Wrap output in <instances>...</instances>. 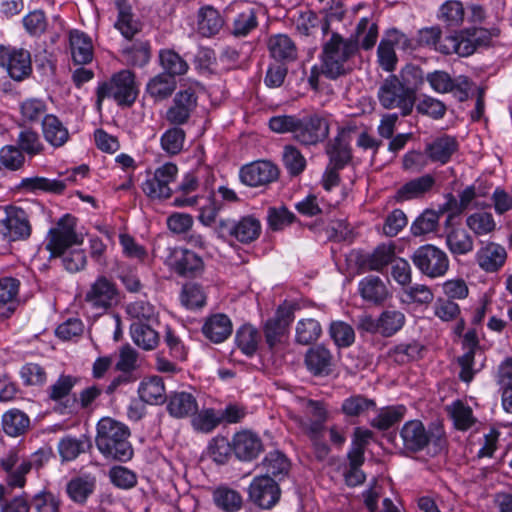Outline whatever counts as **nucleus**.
<instances>
[{"label": "nucleus", "instance_id": "f257e3e1", "mask_svg": "<svg viewBox=\"0 0 512 512\" xmlns=\"http://www.w3.org/2000/svg\"><path fill=\"white\" fill-rule=\"evenodd\" d=\"M269 127L276 133L290 132L293 139L303 146H315L327 139L330 131L326 116L313 113L298 117L295 115L274 116Z\"/></svg>", "mask_w": 512, "mask_h": 512}, {"label": "nucleus", "instance_id": "f03ea898", "mask_svg": "<svg viewBox=\"0 0 512 512\" xmlns=\"http://www.w3.org/2000/svg\"><path fill=\"white\" fill-rule=\"evenodd\" d=\"M357 54L355 39L344 38L339 33L333 32L322 46L321 72L331 80L346 76L353 71Z\"/></svg>", "mask_w": 512, "mask_h": 512}, {"label": "nucleus", "instance_id": "7ed1b4c3", "mask_svg": "<svg viewBox=\"0 0 512 512\" xmlns=\"http://www.w3.org/2000/svg\"><path fill=\"white\" fill-rule=\"evenodd\" d=\"M129 436V428L111 417H103L97 423L96 446L107 459L127 462L133 457Z\"/></svg>", "mask_w": 512, "mask_h": 512}, {"label": "nucleus", "instance_id": "20e7f679", "mask_svg": "<svg viewBox=\"0 0 512 512\" xmlns=\"http://www.w3.org/2000/svg\"><path fill=\"white\" fill-rule=\"evenodd\" d=\"M402 451L410 455L425 450L440 453L445 447V432L439 425L425 427L420 420H409L399 431Z\"/></svg>", "mask_w": 512, "mask_h": 512}, {"label": "nucleus", "instance_id": "39448f33", "mask_svg": "<svg viewBox=\"0 0 512 512\" xmlns=\"http://www.w3.org/2000/svg\"><path fill=\"white\" fill-rule=\"evenodd\" d=\"M408 74L422 79L421 70L412 68L402 72V79L396 75L388 76L378 89L380 104L385 109H399L403 116L412 112L416 99V88L406 84Z\"/></svg>", "mask_w": 512, "mask_h": 512}, {"label": "nucleus", "instance_id": "423d86ee", "mask_svg": "<svg viewBox=\"0 0 512 512\" xmlns=\"http://www.w3.org/2000/svg\"><path fill=\"white\" fill-rule=\"evenodd\" d=\"M498 35L496 30L485 28H467L459 33L451 34L444 40L441 50L446 54H457L460 57L472 55L478 48L490 45L493 37Z\"/></svg>", "mask_w": 512, "mask_h": 512}, {"label": "nucleus", "instance_id": "0eeeda50", "mask_svg": "<svg viewBox=\"0 0 512 512\" xmlns=\"http://www.w3.org/2000/svg\"><path fill=\"white\" fill-rule=\"evenodd\" d=\"M138 95L135 76L129 70H122L111 78L110 82L101 84L97 89V102L104 98H113L118 105H132Z\"/></svg>", "mask_w": 512, "mask_h": 512}, {"label": "nucleus", "instance_id": "6e6552de", "mask_svg": "<svg viewBox=\"0 0 512 512\" xmlns=\"http://www.w3.org/2000/svg\"><path fill=\"white\" fill-rule=\"evenodd\" d=\"M75 228V217L65 214L58 220L56 226L49 230L46 249L51 257H61L67 249L82 243V238L76 233Z\"/></svg>", "mask_w": 512, "mask_h": 512}, {"label": "nucleus", "instance_id": "1a4fd4ad", "mask_svg": "<svg viewBox=\"0 0 512 512\" xmlns=\"http://www.w3.org/2000/svg\"><path fill=\"white\" fill-rule=\"evenodd\" d=\"M411 260L423 275L431 279L444 276L449 269L447 254L431 244L418 247L412 254Z\"/></svg>", "mask_w": 512, "mask_h": 512}, {"label": "nucleus", "instance_id": "9d476101", "mask_svg": "<svg viewBox=\"0 0 512 512\" xmlns=\"http://www.w3.org/2000/svg\"><path fill=\"white\" fill-rule=\"evenodd\" d=\"M216 232L220 238L233 237L243 244H248L259 237L261 223L252 215L243 216L238 220L221 218L218 221Z\"/></svg>", "mask_w": 512, "mask_h": 512}, {"label": "nucleus", "instance_id": "9b49d317", "mask_svg": "<svg viewBox=\"0 0 512 512\" xmlns=\"http://www.w3.org/2000/svg\"><path fill=\"white\" fill-rule=\"evenodd\" d=\"M118 289L114 282L105 276H99L84 296V303L98 313H104L118 303Z\"/></svg>", "mask_w": 512, "mask_h": 512}, {"label": "nucleus", "instance_id": "f8f14e48", "mask_svg": "<svg viewBox=\"0 0 512 512\" xmlns=\"http://www.w3.org/2000/svg\"><path fill=\"white\" fill-rule=\"evenodd\" d=\"M426 81L437 93H452L458 101L463 102L469 98L472 82L467 76L460 75L452 78L443 70H435L426 75Z\"/></svg>", "mask_w": 512, "mask_h": 512}, {"label": "nucleus", "instance_id": "ddd939ff", "mask_svg": "<svg viewBox=\"0 0 512 512\" xmlns=\"http://www.w3.org/2000/svg\"><path fill=\"white\" fill-rule=\"evenodd\" d=\"M178 168L173 163L158 167L142 184L143 192L151 199H166L172 194L170 184L176 179Z\"/></svg>", "mask_w": 512, "mask_h": 512}, {"label": "nucleus", "instance_id": "4468645a", "mask_svg": "<svg viewBox=\"0 0 512 512\" xmlns=\"http://www.w3.org/2000/svg\"><path fill=\"white\" fill-rule=\"evenodd\" d=\"M0 66L7 70L12 79L21 81L32 72L31 55L23 48L16 49L0 45Z\"/></svg>", "mask_w": 512, "mask_h": 512}, {"label": "nucleus", "instance_id": "2eb2a0df", "mask_svg": "<svg viewBox=\"0 0 512 512\" xmlns=\"http://www.w3.org/2000/svg\"><path fill=\"white\" fill-rule=\"evenodd\" d=\"M278 176V167L267 160H258L246 164L239 172L241 182L250 187L268 185L276 181Z\"/></svg>", "mask_w": 512, "mask_h": 512}, {"label": "nucleus", "instance_id": "dca6fc26", "mask_svg": "<svg viewBox=\"0 0 512 512\" xmlns=\"http://www.w3.org/2000/svg\"><path fill=\"white\" fill-rule=\"evenodd\" d=\"M79 378L72 375L61 374L47 389L48 398L59 404L61 413H73L77 410V398H70V393Z\"/></svg>", "mask_w": 512, "mask_h": 512}, {"label": "nucleus", "instance_id": "f3484780", "mask_svg": "<svg viewBox=\"0 0 512 512\" xmlns=\"http://www.w3.org/2000/svg\"><path fill=\"white\" fill-rule=\"evenodd\" d=\"M166 263L180 276L196 277L204 269V262L200 256L184 248L170 249Z\"/></svg>", "mask_w": 512, "mask_h": 512}, {"label": "nucleus", "instance_id": "a211bd4d", "mask_svg": "<svg viewBox=\"0 0 512 512\" xmlns=\"http://www.w3.org/2000/svg\"><path fill=\"white\" fill-rule=\"evenodd\" d=\"M250 500L262 509L272 508L280 498L276 480L268 475L256 477L249 486Z\"/></svg>", "mask_w": 512, "mask_h": 512}, {"label": "nucleus", "instance_id": "6ab92c4d", "mask_svg": "<svg viewBox=\"0 0 512 512\" xmlns=\"http://www.w3.org/2000/svg\"><path fill=\"white\" fill-rule=\"evenodd\" d=\"M2 221V234L10 241L24 240L31 235V224L25 210L9 207Z\"/></svg>", "mask_w": 512, "mask_h": 512}, {"label": "nucleus", "instance_id": "aec40b11", "mask_svg": "<svg viewBox=\"0 0 512 512\" xmlns=\"http://www.w3.org/2000/svg\"><path fill=\"white\" fill-rule=\"evenodd\" d=\"M293 318V306H280L275 316L265 323L264 335L266 343L270 348L281 342Z\"/></svg>", "mask_w": 512, "mask_h": 512}, {"label": "nucleus", "instance_id": "412c9836", "mask_svg": "<svg viewBox=\"0 0 512 512\" xmlns=\"http://www.w3.org/2000/svg\"><path fill=\"white\" fill-rule=\"evenodd\" d=\"M196 106L197 96L193 89L179 91L174 97L173 105L166 112V119L175 125L184 124Z\"/></svg>", "mask_w": 512, "mask_h": 512}, {"label": "nucleus", "instance_id": "4be33fe9", "mask_svg": "<svg viewBox=\"0 0 512 512\" xmlns=\"http://www.w3.org/2000/svg\"><path fill=\"white\" fill-rule=\"evenodd\" d=\"M463 348L466 352L458 357L457 362L461 367L459 377L462 381L469 383L476 372L474 361L477 353H480L479 341L475 330H469L463 337Z\"/></svg>", "mask_w": 512, "mask_h": 512}, {"label": "nucleus", "instance_id": "5701e85b", "mask_svg": "<svg viewBox=\"0 0 512 512\" xmlns=\"http://www.w3.org/2000/svg\"><path fill=\"white\" fill-rule=\"evenodd\" d=\"M232 448L239 460L251 461L263 450V444L257 434L244 430L234 435Z\"/></svg>", "mask_w": 512, "mask_h": 512}, {"label": "nucleus", "instance_id": "b1692460", "mask_svg": "<svg viewBox=\"0 0 512 512\" xmlns=\"http://www.w3.org/2000/svg\"><path fill=\"white\" fill-rule=\"evenodd\" d=\"M507 258L503 246L490 242L481 247L476 253L478 265L486 272H496L505 263Z\"/></svg>", "mask_w": 512, "mask_h": 512}, {"label": "nucleus", "instance_id": "393cba45", "mask_svg": "<svg viewBox=\"0 0 512 512\" xmlns=\"http://www.w3.org/2000/svg\"><path fill=\"white\" fill-rule=\"evenodd\" d=\"M307 369L315 376H327L332 371L333 356L323 345L310 348L305 355Z\"/></svg>", "mask_w": 512, "mask_h": 512}, {"label": "nucleus", "instance_id": "a878e982", "mask_svg": "<svg viewBox=\"0 0 512 512\" xmlns=\"http://www.w3.org/2000/svg\"><path fill=\"white\" fill-rule=\"evenodd\" d=\"M458 150V142L455 137L442 135L435 138L425 147V153L432 162L446 164L452 155Z\"/></svg>", "mask_w": 512, "mask_h": 512}, {"label": "nucleus", "instance_id": "bb28decb", "mask_svg": "<svg viewBox=\"0 0 512 512\" xmlns=\"http://www.w3.org/2000/svg\"><path fill=\"white\" fill-rule=\"evenodd\" d=\"M96 482V477L91 474L74 477L66 485L67 495L74 503L83 505L94 493Z\"/></svg>", "mask_w": 512, "mask_h": 512}, {"label": "nucleus", "instance_id": "cd10ccee", "mask_svg": "<svg viewBox=\"0 0 512 512\" xmlns=\"http://www.w3.org/2000/svg\"><path fill=\"white\" fill-rule=\"evenodd\" d=\"M224 25V19L219 11L207 5L198 10L197 30L204 37H211L219 33Z\"/></svg>", "mask_w": 512, "mask_h": 512}, {"label": "nucleus", "instance_id": "c85d7f7f", "mask_svg": "<svg viewBox=\"0 0 512 512\" xmlns=\"http://www.w3.org/2000/svg\"><path fill=\"white\" fill-rule=\"evenodd\" d=\"M167 410L172 417L184 418L198 410L195 397L188 392H173L168 397Z\"/></svg>", "mask_w": 512, "mask_h": 512}, {"label": "nucleus", "instance_id": "c756f323", "mask_svg": "<svg viewBox=\"0 0 512 512\" xmlns=\"http://www.w3.org/2000/svg\"><path fill=\"white\" fill-rule=\"evenodd\" d=\"M202 332L210 341L221 343L232 333V323L225 314H215L205 321Z\"/></svg>", "mask_w": 512, "mask_h": 512}, {"label": "nucleus", "instance_id": "7c9ffc66", "mask_svg": "<svg viewBox=\"0 0 512 512\" xmlns=\"http://www.w3.org/2000/svg\"><path fill=\"white\" fill-rule=\"evenodd\" d=\"M42 131L45 140L53 147H62L69 140L68 129L52 114H47L42 120Z\"/></svg>", "mask_w": 512, "mask_h": 512}, {"label": "nucleus", "instance_id": "2f4dec72", "mask_svg": "<svg viewBox=\"0 0 512 512\" xmlns=\"http://www.w3.org/2000/svg\"><path fill=\"white\" fill-rule=\"evenodd\" d=\"M445 238L446 246L454 257L467 255L474 249L473 237L464 228H451Z\"/></svg>", "mask_w": 512, "mask_h": 512}, {"label": "nucleus", "instance_id": "473e14b6", "mask_svg": "<svg viewBox=\"0 0 512 512\" xmlns=\"http://www.w3.org/2000/svg\"><path fill=\"white\" fill-rule=\"evenodd\" d=\"M359 292L361 297L373 304L383 303L388 295V289L385 283L378 276H367L359 282Z\"/></svg>", "mask_w": 512, "mask_h": 512}, {"label": "nucleus", "instance_id": "72a5a7b5", "mask_svg": "<svg viewBox=\"0 0 512 512\" xmlns=\"http://www.w3.org/2000/svg\"><path fill=\"white\" fill-rule=\"evenodd\" d=\"M2 429L11 437L24 435L30 428L29 416L19 409H10L2 415Z\"/></svg>", "mask_w": 512, "mask_h": 512}, {"label": "nucleus", "instance_id": "f704fd0d", "mask_svg": "<svg viewBox=\"0 0 512 512\" xmlns=\"http://www.w3.org/2000/svg\"><path fill=\"white\" fill-rule=\"evenodd\" d=\"M138 394L144 403L150 405L163 404L167 399L163 380L157 376L144 379L139 385Z\"/></svg>", "mask_w": 512, "mask_h": 512}, {"label": "nucleus", "instance_id": "c9c22d12", "mask_svg": "<svg viewBox=\"0 0 512 512\" xmlns=\"http://www.w3.org/2000/svg\"><path fill=\"white\" fill-rule=\"evenodd\" d=\"M326 153L329 156L328 165L338 169H343L351 160V151L342 133L328 142Z\"/></svg>", "mask_w": 512, "mask_h": 512}, {"label": "nucleus", "instance_id": "e433bc0d", "mask_svg": "<svg viewBox=\"0 0 512 512\" xmlns=\"http://www.w3.org/2000/svg\"><path fill=\"white\" fill-rule=\"evenodd\" d=\"M70 47L72 59L76 64L85 65L92 61V42L83 32L75 30L70 33Z\"/></svg>", "mask_w": 512, "mask_h": 512}, {"label": "nucleus", "instance_id": "4c0bfd02", "mask_svg": "<svg viewBox=\"0 0 512 512\" xmlns=\"http://www.w3.org/2000/svg\"><path fill=\"white\" fill-rule=\"evenodd\" d=\"M271 56L277 61H293L297 58L294 41L285 34L271 36L268 41Z\"/></svg>", "mask_w": 512, "mask_h": 512}, {"label": "nucleus", "instance_id": "58836bf2", "mask_svg": "<svg viewBox=\"0 0 512 512\" xmlns=\"http://www.w3.org/2000/svg\"><path fill=\"white\" fill-rule=\"evenodd\" d=\"M349 38L357 41V52L359 48L370 50L376 44L378 38V26L372 22L368 17H363L359 20L354 34Z\"/></svg>", "mask_w": 512, "mask_h": 512}, {"label": "nucleus", "instance_id": "ea45409f", "mask_svg": "<svg viewBox=\"0 0 512 512\" xmlns=\"http://www.w3.org/2000/svg\"><path fill=\"white\" fill-rule=\"evenodd\" d=\"M435 184V179L432 175L426 174L421 177L415 178L404 184L397 192L398 200H410L418 198L430 191Z\"/></svg>", "mask_w": 512, "mask_h": 512}, {"label": "nucleus", "instance_id": "a19ab883", "mask_svg": "<svg viewBox=\"0 0 512 512\" xmlns=\"http://www.w3.org/2000/svg\"><path fill=\"white\" fill-rule=\"evenodd\" d=\"M322 23V30L327 32L329 24L326 20L321 19L315 12L311 10L300 11L294 18V26L298 34L302 36L313 35L319 25Z\"/></svg>", "mask_w": 512, "mask_h": 512}, {"label": "nucleus", "instance_id": "79ce46f5", "mask_svg": "<svg viewBox=\"0 0 512 512\" xmlns=\"http://www.w3.org/2000/svg\"><path fill=\"white\" fill-rule=\"evenodd\" d=\"M376 408V402L361 394H354L345 398L341 405L342 413L348 418L364 416Z\"/></svg>", "mask_w": 512, "mask_h": 512}, {"label": "nucleus", "instance_id": "37998d69", "mask_svg": "<svg viewBox=\"0 0 512 512\" xmlns=\"http://www.w3.org/2000/svg\"><path fill=\"white\" fill-rule=\"evenodd\" d=\"M130 334L133 342L146 351L153 350L159 343L158 333L149 325L142 322H134L130 326Z\"/></svg>", "mask_w": 512, "mask_h": 512}, {"label": "nucleus", "instance_id": "c03bdc74", "mask_svg": "<svg viewBox=\"0 0 512 512\" xmlns=\"http://www.w3.org/2000/svg\"><path fill=\"white\" fill-rule=\"evenodd\" d=\"M176 85L175 78L160 73L149 80L146 91L153 99L161 101L173 94Z\"/></svg>", "mask_w": 512, "mask_h": 512}, {"label": "nucleus", "instance_id": "a18cd8bd", "mask_svg": "<svg viewBox=\"0 0 512 512\" xmlns=\"http://www.w3.org/2000/svg\"><path fill=\"white\" fill-rule=\"evenodd\" d=\"M160 65L166 74L175 78L186 74L189 65L178 53L171 49L161 50L159 53Z\"/></svg>", "mask_w": 512, "mask_h": 512}, {"label": "nucleus", "instance_id": "49530a36", "mask_svg": "<svg viewBox=\"0 0 512 512\" xmlns=\"http://www.w3.org/2000/svg\"><path fill=\"white\" fill-rule=\"evenodd\" d=\"M20 284V280L15 277L0 278V307L7 306L9 313L15 310L18 303Z\"/></svg>", "mask_w": 512, "mask_h": 512}, {"label": "nucleus", "instance_id": "de8ad7c7", "mask_svg": "<svg viewBox=\"0 0 512 512\" xmlns=\"http://www.w3.org/2000/svg\"><path fill=\"white\" fill-rule=\"evenodd\" d=\"M295 331L296 342L301 345H309L319 339L322 327L316 319L305 318L297 322Z\"/></svg>", "mask_w": 512, "mask_h": 512}, {"label": "nucleus", "instance_id": "09e8293b", "mask_svg": "<svg viewBox=\"0 0 512 512\" xmlns=\"http://www.w3.org/2000/svg\"><path fill=\"white\" fill-rule=\"evenodd\" d=\"M235 340L244 354L252 356L257 351L260 335L255 327L245 324L237 330Z\"/></svg>", "mask_w": 512, "mask_h": 512}, {"label": "nucleus", "instance_id": "8fccbe9b", "mask_svg": "<svg viewBox=\"0 0 512 512\" xmlns=\"http://www.w3.org/2000/svg\"><path fill=\"white\" fill-rule=\"evenodd\" d=\"M406 321L403 312L395 309L384 310L379 315L380 335L391 337L402 329Z\"/></svg>", "mask_w": 512, "mask_h": 512}, {"label": "nucleus", "instance_id": "3c124183", "mask_svg": "<svg viewBox=\"0 0 512 512\" xmlns=\"http://www.w3.org/2000/svg\"><path fill=\"white\" fill-rule=\"evenodd\" d=\"M116 6L118 8V20L115 27L125 38L131 39L139 31L138 24L133 20L131 9L125 0H116Z\"/></svg>", "mask_w": 512, "mask_h": 512}, {"label": "nucleus", "instance_id": "603ef678", "mask_svg": "<svg viewBox=\"0 0 512 512\" xmlns=\"http://www.w3.org/2000/svg\"><path fill=\"white\" fill-rule=\"evenodd\" d=\"M395 257V247L392 244L379 245L373 253L368 255L364 264L369 270L381 271L388 264L392 263Z\"/></svg>", "mask_w": 512, "mask_h": 512}, {"label": "nucleus", "instance_id": "864d4df0", "mask_svg": "<svg viewBox=\"0 0 512 512\" xmlns=\"http://www.w3.org/2000/svg\"><path fill=\"white\" fill-rule=\"evenodd\" d=\"M122 56L127 64L142 67L150 60V45L146 41L135 42L123 48Z\"/></svg>", "mask_w": 512, "mask_h": 512}, {"label": "nucleus", "instance_id": "5fc2aeb1", "mask_svg": "<svg viewBox=\"0 0 512 512\" xmlns=\"http://www.w3.org/2000/svg\"><path fill=\"white\" fill-rule=\"evenodd\" d=\"M262 466L266 471V475L271 478L279 477V479H281L287 475L290 463L283 453L279 451H273L266 455L262 461Z\"/></svg>", "mask_w": 512, "mask_h": 512}, {"label": "nucleus", "instance_id": "6e6d98bb", "mask_svg": "<svg viewBox=\"0 0 512 512\" xmlns=\"http://www.w3.org/2000/svg\"><path fill=\"white\" fill-rule=\"evenodd\" d=\"M213 499L217 507L225 512H236L242 507L241 495L230 488L219 487L213 493Z\"/></svg>", "mask_w": 512, "mask_h": 512}, {"label": "nucleus", "instance_id": "4d7b16f0", "mask_svg": "<svg viewBox=\"0 0 512 512\" xmlns=\"http://www.w3.org/2000/svg\"><path fill=\"white\" fill-rule=\"evenodd\" d=\"M405 413L406 408L403 405L383 408L371 421V425L379 430H387L397 422L401 421Z\"/></svg>", "mask_w": 512, "mask_h": 512}, {"label": "nucleus", "instance_id": "13d9d810", "mask_svg": "<svg viewBox=\"0 0 512 512\" xmlns=\"http://www.w3.org/2000/svg\"><path fill=\"white\" fill-rule=\"evenodd\" d=\"M464 14V7L461 2L449 0L440 6L438 18L449 27H457L462 24Z\"/></svg>", "mask_w": 512, "mask_h": 512}, {"label": "nucleus", "instance_id": "bf43d9fd", "mask_svg": "<svg viewBox=\"0 0 512 512\" xmlns=\"http://www.w3.org/2000/svg\"><path fill=\"white\" fill-rule=\"evenodd\" d=\"M329 335L339 348L350 347L355 341V332L351 325L344 321H333L329 327Z\"/></svg>", "mask_w": 512, "mask_h": 512}, {"label": "nucleus", "instance_id": "052dcab7", "mask_svg": "<svg viewBox=\"0 0 512 512\" xmlns=\"http://www.w3.org/2000/svg\"><path fill=\"white\" fill-rule=\"evenodd\" d=\"M466 225L477 236L487 235L496 229V223L491 213L477 212L469 215Z\"/></svg>", "mask_w": 512, "mask_h": 512}, {"label": "nucleus", "instance_id": "680f3d73", "mask_svg": "<svg viewBox=\"0 0 512 512\" xmlns=\"http://www.w3.org/2000/svg\"><path fill=\"white\" fill-rule=\"evenodd\" d=\"M258 25L256 12L248 8L239 13L233 21L232 34L236 37H245Z\"/></svg>", "mask_w": 512, "mask_h": 512}, {"label": "nucleus", "instance_id": "e2e57ef3", "mask_svg": "<svg viewBox=\"0 0 512 512\" xmlns=\"http://www.w3.org/2000/svg\"><path fill=\"white\" fill-rule=\"evenodd\" d=\"M296 220L294 213L285 206L269 207L267 211V221L273 231H279L292 224Z\"/></svg>", "mask_w": 512, "mask_h": 512}, {"label": "nucleus", "instance_id": "0e129e2a", "mask_svg": "<svg viewBox=\"0 0 512 512\" xmlns=\"http://www.w3.org/2000/svg\"><path fill=\"white\" fill-rule=\"evenodd\" d=\"M416 110L422 115L438 120L444 117L447 107L441 100L423 95L416 104Z\"/></svg>", "mask_w": 512, "mask_h": 512}, {"label": "nucleus", "instance_id": "69168bd1", "mask_svg": "<svg viewBox=\"0 0 512 512\" xmlns=\"http://www.w3.org/2000/svg\"><path fill=\"white\" fill-rule=\"evenodd\" d=\"M25 163V156L23 152L14 145H5L0 149V166L10 170L16 171L23 167Z\"/></svg>", "mask_w": 512, "mask_h": 512}, {"label": "nucleus", "instance_id": "338daca9", "mask_svg": "<svg viewBox=\"0 0 512 512\" xmlns=\"http://www.w3.org/2000/svg\"><path fill=\"white\" fill-rule=\"evenodd\" d=\"M185 141L183 129L173 127L168 129L161 137V146L169 155H176L182 151Z\"/></svg>", "mask_w": 512, "mask_h": 512}, {"label": "nucleus", "instance_id": "774afa93", "mask_svg": "<svg viewBox=\"0 0 512 512\" xmlns=\"http://www.w3.org/2000/svg\"><path fill=\"white\" fill-rule=\"evenodd\" d=\"M30 506L36 512H60L61 500L51 492L41 491L31 498Z\"/></svg>", "mask_w": 512, "mask_h": 512}]
</instances>
